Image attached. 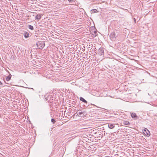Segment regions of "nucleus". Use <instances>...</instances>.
<instances>
[{"mask_svg": "<svg viewBox=\"0 0 157 157\" xmlns=\"http://www.w3.org/2000/svg\"><path fill=\"white\" fill-rule=\"evenodd\" d=\"M36 44L38 48L42 49L45 46V41H38L36 43Z\"/></svg>", "mask_w": 157, "mask_h": 157, "instance_id": "nucleus-1", "label": "nucleus"}, {"mask_svg": "<svg viewBox=\"0 0 157 157\" xmlns=\"http://www.w3.org/2000/svg\"><path fill=\"white\" fill-rule=\"evenodd\" d=\"M85 112L84 111H82L81 110H78L76 112V114H77V115L79 117H84Z\"/></svg>", "mask_w": 157, "mask_h": 157, "instance_id": "nucleus-2", "label": "nucleus"}, {"mask_svg": "<svg viewBox=\"0 0 157 157\" xmlns=\"http://www.w3.org/2000/svg\"><path fill=\"white\" fill-rule=\"evenodd\" d=\"M130 114L132 117L134 118V120H136L138 118L136 113H131Z\"/></svg>", "mask_w": 157, "mask_h": 157, "instance_id": "nucleus-3", "label": "nucleus"}, {"mask_svg": "<svg viewBox=\"0 0 157 157\" xmlns=\"http://www.w3.org/2000/svg\"><path fill=\"white\" fill-rule=\"evenodd\" d=\"M144 133L147 136H149L150 135V132L147 128H145L144 130Z\"/></svg>", "mask_w": 157, "mask_h": 157, "instance_id": "nucleus-4", "label": "nucleus"}, {"mask_svg": "<svg viewBox=\"0 0 157 157\" xmlns=\"http://www.w3.org/2000/svg\"><path fill=\"white\" fill-rule=\"evenodd\" d=\"M98 51L99 54L100 56H102L104 55V50L102 48H99Z\"/></svg>", "mask_w": 157, "mask_h": 157, "instance_id": "nucleus-5", "label": "nucleus"}, {"mask_svg": "<svg viewBox=\"0 0 157 157\" xmlns=\"http://www.w3.org/2000/svg\"><path fill=\"white\" fill-rule=\"evenodd\" d=\"M109 36L111 39H114L116 37V36L115 33L114 32H112L109 35Z\"/></svg>", "mask_w": 157, "mask_h": 157, "instance_id": "nucleus-6", "label": "nucleus"}, {"mask_svg": "<svg viewBox=\"0 0 157 157\" xmlns=\"http://www.w3.org/2000/svg\"><path fill=\"white\" fill-rule=\"evenodd\" d=\"M42 15H43L42 14H37L35 17L36 19L39 21L41 18V16Z\"/></svg>", "mask_w": 157, "mask_h": 157, "instance_id": "nucleus-7", "label": "nucleus"}, {"mask_svg": "<svg viewBox=\"0 0 157 157\" xmlns=\"http://www.w3.org/2000/svg\"><path fill=\"white\" fill-rule=\"evenodd\" d=\"M23 35L25 38H27L29 36V33L26 32H25L23 33Z\"/></svg>", "mask_w": 157, "mask_h": 157, "instance_id": "nucleus-8", "label": "nucleus"}, {"mask_svg": "<svg viewBox=\"0 0 157 157\" xmlns=\"http://www.w3.org/2000/svg\"><path fill=\"white\" fill-rule=\"evenodd\" d=\"M115 127L114 124H108V127L110 129H113Z\"/></svg>", "mask_w": 157, "mask_h": 157, "instance_id": "nucleus-9", "label": "nucleus"}, {"mask_svg": "<svg viewBox=\"0 0 157 157\" xmlns=\"http://www.w3.org/2000/svg\"><path fill=\"white\" fill-rule=\"evenodd\" d=\"M80 100L82 101V102H84V103H87V101L85 100L82 97H80L79 98Z\"/></svg>", "mask_w": 157, "mask_h": 157, "instance_id": "nucleus-10", "label": "nucleus"}, {"mask_svg": "<svg viewBox=\"0 0 157 157\" xmlns=\"http://www.w3.org/2000/svg\"><path fill=\"white\" fill-rule=\"evenodd\" d=\"M11 76H12V75H11L10 74L9 75L6 77V80L7 81H9L11 79Z\"/></svg>", "mask_w": 157, "mask_h": 157, "instance_id": "nucleus-11", "label": "nucleus"}, {"mask_svg": "<svg viewBox=\"0 0 157 157\" xmlns=\"http://www.w3.org/2000/svg\"><path fill=\"white\" fill-rule=\"evenodd\" d=\"M123 124L125 125H129L130 124V123L128 121H124Z\"/></svg>", "mask_w": 157, "mask_h": 157, "instance_id": "nucleus-12", "label": "nucleus"}, {"mask_svg": "<svg viewBox=\"0 0 157 157\" xmlns=\"http://www.w3.org/2000/svg\"><path fill=\"white\" fill-rule=\"evenodd\" d=\"M98 12L97 10L96 9H93L91 11V13Z\"/></svg>", "mask_w": 157, "mask_h": 157, "instance_id": "nucleus-13", "label": "nucleus"}, {"mask_svg": "<svg viewBox=\"0 0 157 157\" xmlns=\"http://www.w3.org/2000/svg\"><path fill=\"white\" fill-rule=\"evenodd\" d=\"M28 28H29L31 30H33L34 29V27H33L31 25H29V26H28Z\"/></svg>", "mask_w": 157, "mask_h": 157, "instance_id": "nucleus-14", "label": "nucleus"}, {"mask_svg": "<svg viewBox=\"0 0 157 157\" xmlns=\"http://www.w3.org/2000/svg\"><path fill=\"white\" fill-rule=\"evenodd\" d=\"M51 122L53 124H54L56 122V121L53 118H52L51 120Z\"/></svg>", "mask_w": 157, "mask_h": 157, "instance_id": "nucleus-15", "label": "nucleus"}, {"mask_svg": "<svg viewBox=\"0 0 157 157\" xmlns=\"http://www.w3.org/2000/svg\"><path fill=\"white\" fill-rule=\"evenodd\" d=\"M74 0H68V1L69 2H72L73 1H74Z\"/></svg>", "mask_w": 157, "mask_h": 157, "instance_id": "nucleus-16", "label": "nucleus"}, {"mask_svg": "<svg viewBox=\"0 0 157 157\" xmlns=\"http://www.w3.org/2000/svg\"><path fill=\"white\" fill-rule=\"evenodd\" d=\"M68 110H69L68 111L70 112V111H71V109L70 108V109Z\"/></svg>", "mask_w": 157, "mask_h": 157, "instance_id": "nucleus-17", "label": "nucleus"}, {"mask_svg": "<svg viewBox=\"0 0 157 157\" xmlns=\"http://www.w3.org/2000/svg\"><path fill=\"white\" fill-rule=\"evenodd\" d=\"M134 21L135 22V21H136V20H135V18H134Z\"/></svg>", "mask_w": 157, "mask_h": 157, "instance_id": "nucleus-18", "label": "nucleus"}]
</instances>
